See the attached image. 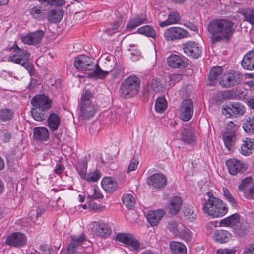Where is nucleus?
I'll use <instances>...</instances> for the list:
<instances>
[{
  "label": "nucleus",
  "mask_w": 254,
  "mask_h": 254,
  "mask_svg": "<svg viewBox=\"0 0 254 254\" xmlns=\"http://www.w3.org/2000/svg\"><path fill=\"white\" fill-rule=\"evenodd\" d=\"M207 30L211 34V42L216 44L220 42H229L235 32L234 23L226 19H215L209 21Z\"/></svg>",
  "instance_id": "f257e3e1"
},
{
  "label": "nucleus",
  "mask_w": 254,
  "mask_h": 254,
  "mask_svg": "<svg viewBox=\"0 0 254 254\" xmlns=\"http://www.w3.org/2000/svg\"><path fill=\"white\" fill-rule=\"evenodd\" d=\"M74 67L80 71H90L87 73L89 77L103 79L108 74V71L102 70L94 59L85 55L77 57L74 62Z\"/></svg>",
  "instance_id": "f03ea898"
},
{
  "label": "nucleus",
  "mask_w": 254,
  "mask_h": 254,
  "mask_svg": "<svg viewBox=\"0 0 254 254\" xmlns=\"http://www.w3.org/2000/svg\"><path fill=\"white\" fill-rule=\"evenodd\" d=\"M202 206L204 213L212 218L222 217L228 212V209L223 201L215 197L212 192L208 191L206 193Z\"/></svg>",
  "instance_id": "7ed1b4c3"
},
{
  "label": "nucleus",
  "mask_w": 254,
  "mask_h": 254,
  "mask_svg": "<svg viewBox=\"0 0 254 254\" xmlns=\"http://www.w3.org/2000/svg\"><path fill=\"white\" fill-rule=\"evenodd\" d=\"M52 103V100L45 95H37L33 97L31 100L32 106L31 114L33 119L39 122L45 120L47 118L46 112L51 108Z\"/></svg>",
  "instance_id": "20e7f679"
},
{
  "label": "nucleus",
  "mask_w": 254,
  "mask_h": 254,
  "mask_svg": "<svg viewBox=\"0 0 254 254\" xmlns=\"http://www.w3.org/2000/svg\"><path fill=\"white\" fill-rule=\"evenodd\" d=\"M9 52L8 61L20 64L31 74L33 66L29 63L30 54L25 49L20 48L16 44L8 48Z\"/></svg>",
  "instance_id": "39448f33"
},
{
  "label": "nucleus",
  "mask_w": 254,
  "mask_h": 254,
  "mask_svg": "<svg viewBox=\"0 0 254 254\" xmlns=\"http://www.w3.org/2000/svg\"><path fill=\"white\" fill-rule=\"evenodd\" d=\"M140 80L136 76H130L126 78L120 88V94L125 98H129L136 95L140 89Z\"/></svg>",
  "instance_id": "423d86ee"
},
{
  "label": "nucleus",
  "mask_w": 254,
  "mask_h": 254,
  "mask_svg": "<svg viewBox=\"0 0 254 254\" xmlns=\"http://www.w3.org/2000/svg\"><path fill=\"white\" fill-rule=\"evenodd\" d=\"M237 127L234 123L230 122L226 127V130L222 134V138L225 147L229 151L232 150L236 141V130Z\"/></svg>",
  "instance_id": "0eeeda50"
},
{
  "label": "nucleus",
  "mask_w": 254,
  "mask_h": 254,
  "mask_svg": "<svg viewBox=\"0 0 254 254\" xmlns=\"http://www.w3.org/2000/svg\"><path fill=\"white\" fill-rule=\"evenodd\" d=\"M242 75L238 71L225 73L220 77V84L228 88L239 84L242 80Z\"/></svg>",
  "instance_id": "6e6552de"
},
{
  "label": "nucleus",
  "mask_w": 254,
  "mask_h": 254,
  "mask_svg": "<svg viewBox=\"0 0 254 254\" xmlns=\"http://www.w3.org/2000/svg\"><path fill=\"white\" fill-rule=\"evenodd\" d=\"M179 113L180 118L183 121H188L191 119L193 113V104L190 99H186L181 102Z\"/></svg>",
  "instance_id": "1a4fd4ad"
},
{
  "label": "nucleus",
  "mask_w": 254,
  "mask_h": 254,
  "mask_svg": "<svg viewBox=\"0 0 254 254\" xmlns=\"http://www.w3.org/2000/svg\"><path fill=\"white\" fill-rule=\"evenodd\" d=\"M229 173L232 175H236L238 174H242L248 168L247 165L236 158H231L226 162Z\"/></svg>",
  "instance_id": "9d476101"
},
{
  "label": "nucleus",
  "mask_w": 254,
  "mask_h": 254,
  "mask_svg": "<svg viewBox=\"0 0 254 254\" xmlns=\"http://www.w3.org/2000/svg\"><path fill=\"white\" fill-rule=\"evenodd\" d=\"M116 240L125 244L135 251H137L140 246L138 241L133 234L130 233H119L116 236Z\"/></svg>",
  "instance_id": "9b49d317"
},
{
  "label": "nucleus",
  "mask_w": 254,
  "mask_h": 254,
  "mask_svg": "<svg viewBox=\"0 0 254 254\" xmlns=\"http://www.w3.org/2000/svg\"><path fill=\"white\" fill-rule=\"evenodd\" d=\"M188 34V32L182 28L171 27L165 30L164 36L167 41H174L185 38Z\"/></svg>",
  "instance_id": "f8f14e48"
},
{
  "label": "nucleus",
  "mask_w": 254,
  "mask_h": 254,
  "mask_svg": "<svg viewBox=\"0 0 254 254\" xmlns=\"http://www.w3.org/2000/svg\"><path fill=\"white\" fill-rule=\"evenodd\" d=\"M70 240L67 249L64 251V254H75L78 251V247L82 246L86 241L84 235L81 234L80 235L70 236Z\"/></svg>",
  "instance_id": "ddd939ff"
},
{
  "label": "nucleus",
  "mask_w": 254,
  "mask_h": 254,
  "mask_svg": "<svg viewBox=\"0 0 254 254\" xmlns=\"http://www.w3.org/2000/svg\"><path fill=\"white\" fill-rule=\"evenodd\" d=\"M44 32L42 30H37L30 32L26 35H22L20 37L22 42L30 45L37 46L39 44L44 37Z\"/></svg>",
  "instance_id": "4468645a"
},
{
  "label": "nucleus",
  "mask_w": 254,
  "mask_h": 254,
  "mask_svg": "<svg viewBox=\"0 0 254 254\" xmlns=\"http://www.w3.org/2000/svg\"><path fill=\"white\" fill-rule=\"evenodd\" d=\"M183 49L186 55L193 59H197L202 53L201 48L193 41H188L183 44Z\"/></svg>",
  "instance_id": "2eb2a0df"
},
{
  "label": "nucleus",
  "mask_w": 254,
  "mask_h": 254,
  "mask_svg": "<svg viewBox=\"0 0 254 254\" xmlns=\"http://www.w3.org/2000/svg\"><path fill=\"white\" fill-rule=\"evenodd\" d=\"M147 183L152 189H162L166 185L167 179L162 173H155L148 177Z\"/></svg>",
  "instance_id": "dca6fc26"
},
{
  "label": "nucleus",
  "mask_w": 254,
  "mask_h": 254,
  "mask_svg": "<svg viewBox=\"0 0 254 254\" xmlns=\"http://www.w3.org/2000/svg\"><path fill=\"white\" fill-rule=\"evenodd\" d=\"M220 224L222 226L231 227L237 231H242V233L246 231L245 228L242 227L240 222V217L238 214H234L227 217L220 221Z\"/></svg>",
  "instance_id": "f3484780"
},
{
  "label": "nucleus",
  "mask_w": 254,
  "mask_h": 254,
  "mask_svg": "<svg viewBox=\"0 0 254 254\" xmlns=\"http://www.w3.org/2000/svg\"><path fill=\"white\" fill-rule=\"evenodd\" d=\"M181 140L187 144H192L196 140L195 131L194 128L189 126H183L180 130Z\"/></svg>",
  "instance_id": "a211bd4d"
},
{
  "label": "nucleus",
  "mask_w": 254,
  "mask_h": 254,
  "mask_svg": "<svg viewBox=\"0 0 254 254\" xmlns=\"http://www.w3.org/2000/svg\"><path fill=\"white\" fill-rule=\"evenodd\" d=\"M93 231L96 235L103 238L107 237L111 232L108 225L102 220L93 222Z\"/></svg>",
  "instance_id": "6ab92c4d"
},
{
  "label": "nucleus",
  "mask_w": 254,
  "mask_h": 254,
  "mask_svg": "<svg viewBox=\"0 0 254 254\" xmlns=\"http://www.w3.org/2000/svg\"><path fill=\"white\" fill-rule=\"evenodd\" d=\"M6 243L13 247H21L26 244V237L20 232H15L7 238Z\"/></svg>",
  "instance_id": "aec40b11"
},
{
  "label": "nucleus",
  "mask_w": 254,
  "mask_h": 254,
  "mask_svg": "<svg viewBox=\"0 0 254 254\" xmlns=\"http://www.w3.org/2000/svg\"><path fill=\"white\" fill-rule=\"evenodd\" d=\"M149 22L146 15L144 13H140L128 20L126 25V28L131 31L142 24Z\"/></svg>",
  "instance_id": "412c9836"
},
{
  "label": "nucleus",
  "mask_w": 254,
  "mask_h": 254,
  "mask_svg": "<svg viewBox=\"0 0 254 254\" xmlns=\"http://www.w3.org/2000/svg\"><path fill=\"white\" fill-rule=\"evenodd\" d=\"M165 214V212L162 209L149 211L146 213V217L150 225L154 226L158 225Z\"/></svg>",
  "instance_id": "4be33fe9"
},
{
  "label": "nucleus",
  "mask_w": 254,
  "mask_h": 254,
  "mask_svg": "<svg viewBox=\"0 0 254 254\" xmlns=\"http://www.w3.org/2000/svg\"><path fill=\"white\" fill-rule=\"evenodd\" d=\"M167 61L168 65L173 68H183L186 66L184 59L178 55H171L168 57Z\"/></svg>",
  "instance_id": "5701e85b"
},
{
  "label": "nucleus",
  "mask_w": 254,
  "mask_h": 254,
  "mask_svg": "<svg viewBox=\"0 0 254 254\" xmlns=\"http://www.w3.org/2000/svg\"><path fill=\"white\" fill-rule=\"evenodd\" d=\"M81 115L84 119H89L94 116L97 110V107L92 103H83L80 107Z\"/></svg>",
  "instance_id": "b1692460"
},
{
  "label": "nucleus",
  "mask_w": 254,
  "mask_h": 254,
  "mask_svg": "<svg viewBox=\"0 0 254 254\" xmlns=\"http://www.w3.org/2000/svg\"><path fill=\"white\" fill-rule=\"evenodd\" d=\"M254 152V139L245 138L242 140L240 152L245 156H249Z\"/></svg>",
  "instance_id": "393cba45"
},
{
  "label": "nucleus",
  "mask_w": 254,
  "mask_h": 254,
  "mask_svg": "<svg viewBox=\"0 0 254 254\" xmlns=\"http://www.w3.org/2000/svg\"><path fill=\"white\" fill-rule=\"evenodd\" d=\"M243 68L248 70H254V50L248 52L241 61Z\"/></svg>",
  "instance_id": "a878e982"
},
{
  "label": "nucleus",
  "mask_w": 254,
  "mask_h": 254,
  "mask_svg": "<svg viewBox=\"0 0 254 254\" xmlns=\"http://www.w3.org/2000/svg\"><path fill=\"white\" fill-rule=\"evenodd\" d=\"M33 138L38 141H46L49 139L48 130L45 127H35L33 128Z\"/></svg>",
  "instance_id": "bb28decb"
},
{
  "label": "nucleus",
  "mask_w": 254,
  "mask_h": 254,
  "mask_svg": "<svg viewBox=\"0 0 254 254\" xmlns=\"http://www.w3.org/2000/svg\"><path fill=\"white\" fill-rule=\"evenodd\" d=\"M101 186L107 192L112 193L118 188L117 183L111 177H104L101 181Z\"/></svg>",
  "instance_id": "cd10ccee"
},
{
  "label": "nucleus",
  "mask_w": 254,
  "mask_h": 254,
  "mask_svg": "<svg viewBox=\"0 0 254 254\" xmlns=\"http://www.w3.org/2000/svg\"><path fill=\"white\" fill-rule=\"evenodd\" d=\"M64 11L62 9H53L49 11L47 15L48 21L51 23H59L63 19Z\"/></svg>",
  "instance_id": "c85d7f7f"
},
{
  "label": "nucleus",
  "mask_w": 254,
  "mask_h": 254,
  "mask_svg": "<svg viewBox=\"0 0 254 254\" xmlns=\"http://www.w3.org/2000/svg\"><path fill=\"white\" fill-rule=\"evenodd\" d=\"M182 205V200L181 198L179 196H174L171 198L167 208L171 214L176 215L180 211Z\"/></svg>",
  "instance_id": "c756f323"
},
{
  "label": "nucleus",
  "mask_w": 254,
  "mask_h": 254,
  "mask_svg": "<svg viewBox=\"0 0 254 254\" xmlns=\"http://www.w3.org/2000/svg\"><path fill=\"white\" fill-rule=\"evenodd\" d=\"M180 15L177 11H171L168 15L167 18L163 22H160L159 25L161 27L167 26L169 25L177 23L180 19Z\"/></svg>",
  "instance_id": "7c9ffc66"
},
{
  "label": "nucleus",
  "mask_w": 254,
  "mask_h": 254,
  "mask_svg": "<svg viewBox=\"0 0 254 254\" xmlns=\"http://www.w3.org/2000/svg\"><path fill=\"white\" fill-rule=\"evenodd\" d=\"M48 126L52 132L56 131L61 124V120L59 116L55 114H51L47 120Z\"/></svg>",
  "instance_id": "2f4dec72"
},
{
  "label": "nucleus",
  "mask_w": 254,
  "mask_h": 254,
  "mask_svg": "<svg viewBox=\"0 0 254 254\" xmlns=\"http://www.w3.org/2000/svg\"><path fill=\"white\" fill-rule=\"evenodd\" d=\"M230 237V233L224 230H218L215 231L213 235V238L215 241L220 243L227 242Z\"/></svg>",
  "instance_id": "473e14b6"
},
{
  "label": "nucleus",
  "mask_w": 254,
  "mask_h": 254,
  "mask_svg": "<svg viewBox=\"0 0 254 254\" xmlns=\"http://www.w3.org/2000/svg\"><path fill=\"white\" fill-rule=\"evenodd\" d=\"M223 69L221 67H213L210 71L208 79L210 81V85H213L216 83L217 80H220L222 76Z\"/></svg>",
  "instance_id": "72a5a7b5"
},
{
  "label": "nucleus",
  "mask_w": 254,
  "mask_h": 254,
  "mask_svg": "<svg viewBox=\"0 0 254 254\" xmlns=\"http://www.w3.org/2000/svg\"><path fill=\"white\" fill-rule=\"evenodd\" d=\"M170 248L172 254H186V246L182 243L174 241L170 244Z\"/></svg>",
  "instance_id": "f704fd0d"
},
{
  "label": "nucleus",
  "mask_w": 254,
  "mask_h": 254,
  "mask_svg": "<svg viewBox=\"0 0 254 254\" xmlns=\"http://www.w3.org/2000/svg\"><path fill=\"white\" fill-rule=\"evenodd\" d=\"M240 13L244 16L245 20L254 25V9L250 8L242 9Z\"/></svg>",
  "instance_id": "c9c22d12"
},
{
  "label": "nucleus",
  "mask_w": 254,
  "mask_h": 254,
  "mask_svg": "<svg viewBox=\"0 0 254 254\" xmlns=\"http://www.w3.org/2000/svg\"><path fill=\"white\" fill-rule=\"evenodd\" d=\"M253 179L252 177H246L239 185V190L243 192L244 195L246 193L247 191L249 190V188H251V186L253 185Z\"/></svg>",
  "instance_id": "e433bc0d"
},
{
  "label": "nucleus",
  "mask_w": 254,
  "mask_h": 254,
  "mask_svg": "<svg viewBox=\"0 0 254 254\" xmlns=\"http://www.w3.org/2000/svg\"><path fill=\"white\" fill-rule=\"evenodd\" d=\"M137 31L139 34L153 38H155L156 36L155 30L153 27L150 25H145L137 29Z\"/></svg>",
  "instance_id": "4c0bfd02"
},
{
  "label": "nucleus",
  "mask_w": 254,
  "mask_h": 254,
  "mask_svg": "<svg viewBox=\"0 0 254 254\" xmlns=\"http://www.w3.org/2000/svg\"><path fill=\"white\" fill-rule=\"evenodd\" d=\"M166 227L174 236H177L180 230L184 228V226L181 223L171 221L168 222Z\"/></svg>",
  "instance_id": "58836bf2"
},
{
  "label": "nucleus",
  "mask_w": 254,
  "mask_h": 254,
  "mask_svg": "<svg viewBox=\"0 0 254 254\" xmlns=\"http://www.w3.org/2000/svg\"><path fill=\"white\" fill-rule=\"evenodd\" d=\"M167 103L164 97L157 98L155 104V111L158 113L163 112L167 108Z\"/></svg>",
  "instance_id": "ea45409f"
},
{
  "label": "nucleus",
  "mask_w": 254,
  "mask_h": 254,
  "mask_svg": "<svg viewBox=\"0 0 254 254\" xmlns=\"http://www.w3.org/2000/svg\"><path fill=\"white\" fill-rule=\"evenodd\" d=\"M101 174L99 171L95 170L88 173H86L82 177V178L87 182H96L99 180Z\"/></svg>",
  "instance_id": "a19ab883"
},
{
  "label": "nucleus",
  "mask_w": 254,
  "mask_h": 254,
  "mask_svg": "<svg viewBox=\"0 0 254 254\" xmlns=\"http://www.w3.org/2000/svg\"><path fill=\"white\" fill-rule=\"evenodd\" d=\"M75 168L80 177L82 178L87 172V162L86 158H82L79 160Z\"/></svg>",
  "instance_id": "79ce46f5"
},
{
  "label": "nucleus",
  "mask_w": 254,
  "mask_h": 254,
  "mask_svg": "<svg viewBox=\"0 0 254 254\" xmlns=\"http://www.w3.org/2000/svg\"><path fill=\"white\" fill-rule=\"evenodd\" d=\"M244 130L248 133H254V116L249 117L243 124Z\"/></svg>",
  "instance_id": "37998d69"
},
{
  "label": "nucleus",
  "mask_w": 254,
  "mask_h": 254,
  "mask_svg": "<svg viewBox=\"0 0 254 254\" xmlns=\"http://www.w3.org/2000/svg\"><path fill=\"white\" fill-rule=\"evenodd\" d=\"M45 6H60L65 4V0H37Z\"/></svg>",
  "instance_id": "c03bdc74"
},
{
  "label": "nucleus",
  "mask_w": 254,
  "mask_h": 254,
  "mask_svg": "<svg viewBox=\"0 0 254 254\" xmlns=\"http://www.w3.org/2000/svg\"><path fill=\"white\" fill-rule=\"evenodd\" d=\"M123 203L129 209L132 208L135 203L134 198L131 194H126L122 197Z\"/></svg>",
  "instance_id": "a18cd8bd"
},
{
  "label": "nucleus",
  "mask_w": 254,
  "mask_h": 254,
  "mask_svg": "<svg viewBox=\"0 0 254 254\" xmlns=\"http://www.w3.org/2000/svg\"><path fill=\"white\" fill-rule=\"evenodd\" d=\"M13 113L10 109H2L0 110V121L6 122L12 119Z\"/></svg>",
  "instance_id": "49530a36"
},
{
  "label": "nucleus",
  "mask_w": 254,
  "mask_h": 254,
  "mask_svg": "<svg viewBox=\"0 0 254 254\" xmlns=\"http://www.w3.org/2000/svg\"><path fill=\"white\" fill-rule=\"evenodd\" d=\"M177 237L182 238L187 242H190L192 239L191 232L184 227L182 230H180Z\"/></svg>",
  "instance_id": "de8ad7c7"
},
{
  "label": "nucleus",
  "mask_w": 254,
  "mask_h": 254,
  "mask_svg": "<svg viewBox=\"0 0 254 254\" xmlns=\"http://www.w3.org/2000/svg\"><path fill=\"white\" fill-rule=\"evenodd\" d=\"M233 115L235 116L242 115L245 113L244 107L239 103L231 104Z\"/></svg>",
  "instance_id": "09e8293b"
},
{
  "label": "nucleus",
  "mask_w": 254,
  "mask_h": 254,
  "mask_svg": "<svg viewBox=\"0 0 254 254\" xmlns=\"http://www.w3.org/2000/svg\"><path fill=\"white\" fill-rule=\"evenodd\" d=\"M223 191L225 199L230 203L233 207L236 208L237 205V202L229 190L227 188H223Z\"/></svg>",
  "instance_id": "8fccbe9b"
},
{
  "label": "nucleus",
  "mask_w": 254,
  "mask_h": 254,
  "mask_svg": "<svg viewBox=\"0 0 254 254\" xmlns=\"http://www.w3.org/2000/svg\"><path fill=\"white\" fill-rule=\"evenodd\" d=\"M122 23V17L120 16L118 17V20L117 21L115 22L112 25L110 28H109L107 30H106V32L108 35H112L113 33L116 32L115 31L117 30L120 26H121Z\"/></svg>",
  "instance_id": "3c124183"
},
{
  "label": "nucleus",
  "mask_w": 254,
  "mask_h": 254,
  "mask_svg": "<svg viewBox=\"0 0 254 254\" xmlns=\"http://www.w3.org/2000/svg\"><path fill=\"white\" fill-rule=\"evenodd\" d=\"M151 86L152 89L156 92H160L163 91V85L157 79H153L152 80Z\"/></svg>",
  "instance_id": "603ef678"
},
{
  "label": "nucleus",
  "mask_w": 254,
  "mask_h": 254,
  "mask_svg": "<svg viewBox=\"0 0 254 254\" xmlns=\"http://www.w3.org/2000/svg\"><path fill=\"white\" fill-rule=\"evenodd\" d=\"M92 97L93 95L91 92L86 90H84L81 96V104L83 103L85 104L91 103L90 100Z\"/></svg>",
  "instance_id": "864d4df0"
},
{
  "label": "nucleus",
  "mask_w": 254,
  "mask_h": 254,
  "mask_svg": "<svg viewBox=\"0 0 254 254\" xmlns=\"http://www.w3.org/2000/svg\"><path fill=\"white\" fill-rule=\"evenodd\" d=\"M30 14L35 19H40L43 15V12L37 6H34L30 9Z\"/></svg>",
  "instance_id": "5fc2aeb1"
},
{
  "label": "nucleus",
  "mask_w": 254,
  "mask_h": 254,
  "mask_svg": "<svg viewBox=\"0 0 254 254\" xmlns=\"http://www.w3.org/2000/svg\"><path fill=\"white\" fill-rule=\"evenodd\" d=\"M184 215L187 219L190 221H193L195 219L196 215L194 214L192 208L190 206L185 208L184 210Z\"/></svg>",
  "instance_id": "6e6d98bb"
},
{
  "label": "nucleus",
  "mask_w": 254,
  "mask_h": 254,
  "mask_svg": "<svg viewBox=\"0 0 254 254\" xmlns=\"http://www.w3.org/2000/svg\"><path fill=\"white\" fill-rule=\"evenodd\" d=\"M231 103L223 105L222 113L227 118H230L233 115Z\"/></svg>",
  "instance_id": "4d7b16f0"
},
{
  "label": "nucleus",
  "mask_w": 254,
  "mask_h": 254,
  "mask_svg": "<svg viewBox=\"0 0 254 254\" xmlns=\"http://www.w3.org/2000/svg\"><path fill=\"white\" fill-rule=\"evenodd\" d=\"M183 75L181 74H173L169 76V84L174 86L176 83L182 79Z\"/></svg>",
  "instance_id": "13d9d810"
},
{
  "label": "nucleus",
  "mask_w": 254,
  "mask_h": 254,
  "mask_svg": "<svg viewBox=\"0 0 254 254\" xmlns=\"http://www.w3.org/2000/svg\"><path fill=\"white\" fill-rule=\"evenodd\" d=\"M94 193L91 195H89L88 198L91 200L98 199L103 198V196L101 193L100 190L96 187H94L93 189Z\"/></svg>",
  "instance_id": "bf43d9fd"
},
{
  "label": "nucleus",
  "mask_w": 254,
  "mask_h": 254,
  "mask_svg": "<svg viewBox=\"0 0 254 254\" xmlns=\"http://www.w3.org/2000/svg\"><path fill=\"white\" fill-rule=\"evenodd\" d=\"M138 163L139 162L136 159L134 158L132 159L128 167V173L135 170L137 168Z\"/></svg>",
  "instance_id": "052dcab7"
},
{
  "label": "nucleus",
  "mask_w": 254,
  "mask_h": 254,
  "mask_svg": "<svg viewBox=\"0 0 254 254\" xmlns=\"http://www.w3.org/2000/svg\"><path fill=\"white\" fill-rule=\"evenodd\" d=\"M244 196L247 199H254V184L251 186V188H250L249 190L247 191Z\"/></svg>",
  "instance_id": "680f3d73"
},
{
  "label": "nucleus",
  "mask_w": 254,
  "mask_h": 254,
  "mask_svg": "<svg viewBox=\"0 0 254 254\" xmlns=\"http://www.w3.org/2000/svg\"><path fill=\"white\" fill-rule=\"evenodd\" d=\"M243 254H254V244L246 246L245 247Z\"/></svg>",
  "instance_id": "e2e57ef3"
},
{
  "label": "nucleus",
  "mask_w": 254,
  "mask_h": 254,
  "mask_svg": "<svg viewBox=\"0 0 254 254\" xmlns=\"http://www.w3.org/2000/svg\"><path fill=\"white\" fill-rule=\"evenodd\" d=\"M236 250L234 249H220L217 251V254H234Z\"/></svg>",
  "instance_id": "0e129e2a"
},
{
  "label": "nucleus",
  "mask_w": 254,
  "mask_h": 254,
  "mask_svg": "<svg viewBox=\"0 0 254 254\" xmlns=\"http://www.w3.org/2000/svg\"><path fill=\"white\" fill-rule=\"evenodd\" d=\"M245 85L248 86L249 89L250 90L254 89V81H247L245 82Z\"/></svg>",
  "instance_id": "69168bd1"
},
{
  "label": "nucleus",
  "mask_w": 254,
  "mask_h": 254,
  "mask_svg": "<svg viewBox=\"0 0 254 254\" xmlns=\"http://www.w3.org/2000/svg\"><path fill=\"white\" fill-rule=\"evenodd\" d=\"M166 16H167V15L164 12H161L159 13V14H158L159 23L160 22H163L165 20H166V19H165V18H166Z\"/></svg>",
  "instance_id": "338daca9"
},
{
  "label": "nucleus",
  "mask_w": 254,
  "mask_h": 254,
  "mask_svg": "<svg viewBox=\"0 0 254 254\" xmlns=\"http://www.w3.org/2000/svg\"><path fill=\"white\" fill-rule=\"evenodd\" d=\"M247 103L251 108L254 110V97L249 99L247 100Z\"/></svg>",
  "instance_id": "774afa93"
}]
</instances>
